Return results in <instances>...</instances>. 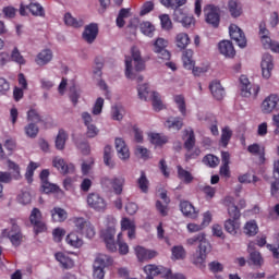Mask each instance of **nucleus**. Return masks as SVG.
I'll use <instances>...</instances> for the list:
<instances>
[{
  "label": "nucleus",
  "instance_id": "f257e3e1",
  "mask_svg": "<svg viewBox=\"0 0 279 279\" xmlns=\"http://www.w3.org/2000/svg\"><path fill=\"white\" fill-rule=\"evenodd\" d=\"M132 58L134 68H132ZM132 58L125 57V77L128 80H136L137 84L143 82V75L138 74L141 71H145V61L141 57V50L136 47L132 48Z\"/></svg>",
  "mask_w": 279,
  "mask_h": 279
},
{
  "label": "nucleus",
  "instance_id": "f03ea898",
  "mask_svg": "<svg viewBox=\"0 0 279 279\" xmlns=\"http://www.w3.org/2000/svg\"><path fill=\"white\" fill-rule=\"evenodd\" d=\"M196 255L193 257L194 265H204L208 253L210 252V242L206 239L205 233H198L186 240V245H197Z\"/></svg>",
  "mask_w": 279,
  "mask_h": 279
},
{
  "label": "nucleus",
  "instance_id": "7ed1b4c3",
  "mask_svg": "<svg viewBox=\"0 0 279 279\" xmlns=\"http://www.w3.org/2000/svg\"><path fill=\"white\" fill-rule=\"evenodd\" d=\"M137 93L140 99L143 101H147V99L151 100L153 109L155 112H160V110H165V104H162V98L160 97V94L158 92H149V85L143 84L138 85Z\"/></svg>",
  "mask_w": 279,
  "mask_h": 279
},
{
  "label": "nucleus",
  "instance_id": "20e7f679",
  "mask_svg": "<svg viewBox=\"0 0 279 279\" xmlns=\"http://www.w3.org/2000/svg\"><path fill=\"white\" fill-rule=\"evenodd\" d=\"M71 222L73 223L75 232L78 234H83L87 239H93V236H95V227L84 217H73Z\"/></svg>",
  "mask_w": 279,
  "mask_h": 279
},
{
  "label": "nucleus",
  "instance_id": "39448f33",
  "mask_svg": "<svg viewBox=\"0 0 279 279\" xmlns=\"http://www.w3.org/2000/svg\"><path fill=\"white\" fill-rule=\"evenodd\" d=\"M113 260L112 257L106 254H98L95 262H94V274L93 277L95 279H104L106 276V267H110Z\"/></svg>",
  "mask_w": 279,
  "mask_h": 279
},
{
  "label": "nucleus",
  "instance_id": "423d86ee",
  "mask_svg": "<svg viewBox=\"0 0 279 279\" xmlns=\"http://www.w3.org/2000/svg\"><path fill=\"white\" fill-rule=\"evenodd\" d=\"M240 84L242 97H253V99L258 97V93H260V86L250 83V78H247V76L241 75Z\"/></svg>",
  "mask_w": 279,
  "mask_h": 279
},
{
  "label": "nucleus",
  "instance_id": "0eeeda50",
  "mask_svg": "<svg viewBox=\"0 0 279 279\" xmlns=\"http://www.w3.org/2000/svg\"><path fill=\"white\" fill-rule=\"evenodd\" d=\"M87 205L89 208H93V210H96V213H105L106 208H108V202H106V198L95 192L87 195Z\"/></svg>",
  "mask_w": 279,
  "mask_h": 279
},
{
  "label": "nucleus",
  "instance_id": "6e6552de",
  "mask_svg": "<svg viewBox=\"0 0 279 279\" xmlns=\"http://www.w3.org/2000/svg\"><path fill=\"white\" fill-rule=\"evenodd\" d=\"M100 183L106 189H110L111 186L116 195H121V193H123V186H125V178L114 177L113 179H110L108 177H105L101 179Z\"/></svg>",
  "mask_w": 279,
  "mask_h": 279
},
{
  "label": "nucleus",
  "instance_id": "1a4fd4ad",
  "mask_svg": "<svg viewBox=\"0 0 279 279\" xmlns=\"http://www.w3.org/2000/svg\"><path fill=\"white\" fill-rule=\"evenodd\" d=\"M116 234H117V229L114 228V226L107 227L100 232V236L109 252H117L118 250L117 242H114Z\"/></svg>",
  "mask_w": 279,
  "mask_h": 279
},
{
  "label": "nucleus",
  "instance_id": "9d476101",
  "mask_svg": "<svg viewBox=\"0 0 279 279\" xmlns=\"http://www.w3.org/2000/svg\"><path fill=\"white\" fill-rule=\"evenodd\" d=\"M169 46V40L158 37L153 44V51L158 54L160 60H171V52L167 50Z\"/></svg>",
  "mask_w": 279,
  "mask_h": 279
},
{
  "label": "nucleus",
  "instance_id": "9b49d317",
  "mask_svg": "<svg viewBox=\"0 0 279 279\" xmlns=\"http://www.w3.org/2000/svg\"><path fill=\"white\" fill-rule=\"evenodd\" d=\"M205 21L208 25H211L215 29L219 27V23H221V15L219 14V8L215 5H207L205 13Z\"/></svg>",
  "mask_w": 279,
  "mask_h": 279
},
{
  "label": "nucleus",
  "instance_id": "f8f14e48",
  "mask_svg": "<svg viewBox=\"0 0 279 279\" xmlns=\"http://www.w3.org/2000/svg\"><path fill=\"white\" fill-rule=\"evenodd\" d=\"M278 104H279L278 94H270L263 100L260 105V110L264 114H271L274 110H278Z\"/></svg>",
  "mask_w": 279,
  "mask_h": 279
},
{
  "label": "nucleus",
  "instance_id": "ddd939ff",
  "mask_svg": "<svg viewBox=\"0 0 279 279\" xmlns=\"http://www.w3.org/2000/svg\"><path fill=\"white\" fill-rule=\"evenodd\" d=\"M183 66L187 71H192L194 75H199L204 70L202 68H195V60H193V50L187 49L183 51L182 56Z\"/></svg>",
  "mask_w": 279,
  "mask_h": 279
},
{
  "label": "nucleus",
  "instance_id": "4468645a",
  "mask_svg": "<svg viewBox=\"0 0 279 279\" xmlns=\"http://www.w3.org/2000/svg\"><path fill=\"white\" fill-rule=\"evenodd\" d=\"M229 34L232 40L236 43L242 49L247 46V39L245 38V33L236 26V24H231L229 26Z\"/></svg>",
  "mask_w": 279,
  "mask_h": 279
},
{
  "label": "nucleus",
  "instance_id": "2eb2a0df",
  "mask_svg": "<svg viewBox=\"0 0 279 279\" xmlns=\"http://www.w3.org/2000/svg\"><path fill=\"white\" fill-rule=\"evenodd\" d=\"M260 66L263 77H265V80H269L271 77V71H274V57L269 53H264Z\"/></svg>",
  "mask_w": 279,
  "mask_h": 279
},
{
  "label": "nucleus",
  "instance_id": "dca6fc26",
  "mask_svg": "<svg viewBox=\"0 0 279 279\" xmlns=\"http://www.w3.org/2000/svg\"><path fill=\"white\" fill-rule=\"evenodd\" d=\"M99 35V26L96 23H92L85 26L83 32V40L88 43V45H93L94 40H97V36Z\"/></svg>",
  "mask_w": 279,
  "mask_h": 279
},
{
  "label": "nucleus",
  "instance_id": "f3484780",
  "mask_svg": "<svg viewBox=\"0 0 279 279\" xmlns=\"http://www.w3.org/2000/svg\"><path fill=\"white\" fill-rule=\"evenodd\" d=\"M256 243L250 242L247 246V252L250 253L248 265H254L255 267H263L265 260L263 259V255L260 252L254 251Z\"/></svg>",
  "mask_w": 279,
  "mask_h": 279
},
{
  "label": "nucleus",
  "instance_id": "a211bd4d",
  "mask_svg": "<svg viewBox=\"0 0 279 279\" xmlns=\"http://www.w3.org/2000/svg\"><path fill=\"white\" fill-rule=\"evenodd\" d=\"M52 166L58 169L63 175L69 173H75V166L73 163H66L62 158L56 157L52 160Z\"/></svg>",
  "mask_w": 279,
  "mask_h": 279
},
{
  "label": "nucleus",
  "instance_id": "6ab92c4d",
  "mask_svg": "<svg viewBox=\"0 0 279 279\" xmlns=\"http://www.w3.org/2000/svg\"><path fill=\"white\" fill-rule=\"evenodd\" d=\"M121 230L122 232H125V230H128V239L130 241L136 239V223H134V221L130 220L129 218H122Z\"/></svg>",
  "mask_w": 279,
  "mask_h": 279
},
{
  "label": "nucleus",
  "instance_id": "aec40b11",
  "mask_svg": "<svg viewBox=\"0 0 279 279\" xmlns=\"http://www.w3.org/2000/svg\"><path fill=\"white\" fill-rule=\"evenodd\" d=\"M209 90L217 101H221L226 97V89H223V86H221V82L219 81H213L209 84Z\"/></svg>",
  "mask_w": 279,
  "mask_h": 279
},
{
  "label": "nucleus",
  "instance_id": "412c9836",
  "mask_svg": "<svg viewBox=\"0 0 279 279\" xmlns=\"http://www.w3.org/2000/svg\"><path fill=\"white\" fill-rule=\"evenodd\" d=\"M160 199H162L166 205H163L162 202L157 201L156 208H157L158 213L161 215V217H167V215H169L168 206L171 203V199L169 198V196H167V191H162L160 193Z\"/></svg>",
  "mask_w": 279,
  "mask_h": 279
},
{
  "label": "nucleus",
  "instance_id": "4be33fe9",
  "mask_svg": "<svg viewBox=\"0 0 279 279\" xmlns=\"http://www.w3.org/2000/svg\"><path fill=\"white\" fill-rule=\"evenodd\" d=\"M116 149L118 151V158H120V160L130 159V148H128V145L125 144V141H123V138H116Z\"/></svg>",
  "mask_w": 279,
  "mask_h": 279
},
{
  "label": "nucleus",
  "instance_id": "5701e85b",
  "mask_svg": "<svg viewBox=\"0 0 279 279\" xmlns=\"http://www.w3.org/2000/svg\"><path fill=\"white\" fill-rule=\"evenodd\" d=\"M218 49L222 56L226 58H234L236 56V50H234V45L230 40H222L218 44Z\"/></svg>",
  "mask_w": 279,
  "mask_h": 279
},
{
  "label": "nucleus",
  "instance_id": "b1692460",
  "mask_svg": "<svg viewBox=\"0 0 279 279\" xmlns=\"http://www.w3.org/2000/svg\"><path fill=\"white\" fill-rule=\"evenodd\" d=\"M180 210L183 213L184 217H189L190 219H197V209H195V206H193L191 202L181 201Z\"/></svg>",
  "mask_w": 279,
  "mask_h": 279
},
{
  "label": "nucleus",
  "instance_id": "393cba45",
  "mask_svg": "<svg viewBox=\"0 0 279 279\" xmlns=\"http://www.w3.org/2000/svg\"><path fill=\"white\" fill-rule=\"evenodd\" d=\"M135 253L141 263L145 260H151V258H156V256H158V253H156V251L147 250L143 246H137L135 248Z\"/></svg>",
  "mask_w": 279,
  "mask_h": 279
},
{
  "label": "nucleus",
  "instance_id": "a878e982",
  "mask_svg": "<svg viewBox=\"0 0 279 279\" xmlns=\"http://www.w3.org/2000/svg\"><path fill=\"white\" fill-rule=\"evenodd\" d=\"M225 230L232 236H236L241 230V220L229 218L225 221Z\"/></svg>",
  "mask_w": 279,
  "mask_h": 279
},
{
  "label": "nucleus",
  "instance_id": "bb28decb",
  "mask_svg": "<svg viewBox=\"0 0 279 279\" xmlns=\"http://www.w3.org/2000/svg\"><path fill=\"white\" fill-rule=\"evenodd\" d=\"M2 236H7L15 247H19L23 241V233H21V231H9L8 229H4L2 231Z\"/></svg>",
  "mask_w": 279,
  "mask_h": 279
},
{
  "label": "nucleus",
  "instance_id": "cd10ccee",
  "mask_svg": "<svg viewBox=\"0 0 279 279\" xmlns=\"http://www.w3.org/2000/svg\"><path fill=\"white\" fill-rule=\"evenodd\" d=\"M50 60H53V52L50 49L41 50L35 59L36 64H38L39 66H45V64H49Z\"/></svg>",
  "mask_w": 279,
  "mask_h": 279
},
{
  "label": "nucleus",
  "instance_id": "c85d7f7f",
  "mask_svg": "<svg viewBox=\"0 0 279 279\" xmlns=\"http://www.w3.org/2000/svg\"><path fill=\"white\" fill-rule=\"evenodd\" d=\"M56 260L60 263V265L63 267V269H73L75 263L69 257V255L59 252L54 254Z\"/></svg>",
  "mask_w": 279,
  "mask_h": 279
},
{
  "label": "nucleus",
  "instance_id": "c756f323",
  "mask_svg": "<svg viewBox=\"0 0 279 279\" xmlns=\"http://www.w3.org/2000/svg\"><path fill=\"white\" fill-rule=\"evenodd\" d=\"M65 243H68V245L74 247L75 250H80V247L84 245V240H82L80 235H77V233L71 232L66 235Z\"/></svg>",
  "mask_w": 279,
  "mask_h": 279
},
{
  "label": "nucleus",
  "instance_id": "7c9ffc66",
  "mask_svg": "<svg viewBox=\"0 0 279 279\" xmlns=\"http://www.w3.org/2000/svg\"><path fill=\"white\" fill-rule=\"evenodd\" d=\"M51 217H52V221L62 223L63 221H66L69 214L66 213V210H64L60 207H54L51 210Z\"/></svg>",
  "mask_w": 279,
  "mask_h": 279
},
{
  "label": "nucleus",
  "instance_id": "2f4dec72",
  "mask_svg": "<svg viewBox=\"0 0 279 279\" xmlns=\"http://www.w3.org/2000/svg\"><path fill=\"white\" fill-rule=\"evenodd\" d=\"M116 245H118V252L121 254V256H126V254H130V246L123 240V232L118 233Z\"/></svg>",
  "mask_w": 279,
  "mask_h": 279
},
{
  "label": "nucleus",
  "instance_id": "473e14b6",
  "mask_svg": "<svg viewBox=\"0 0 279 279\" xmlns=\"http://www.w3.org/2000/svg\"><path fill=\"white\" fill-rule=\"evenodd\" d=\"M243 232L246 236H256L258 234V225L256 223V220L247 221L244 225Z\"/></svg>",
  "mask_w": 279,
  "mask_h": 279
},
{
  "label": "nucleus",
  "instance_id": "72a5a7b5",
  "mask_svg": "<svg viewBox=\"0 0 279 279\" xmlns=\"http://www.w3.org/2000/svg\"><path fill=\"white\" fill-rule=\"evenodd\" d=\"M175 45L179 49H185L191 45V38L189 37V34L186 33H179L175 36Z\"/></svg>",
  "mask_w": 279,
  "mask_h": 279
},
{
  "label": "nucleus",
  "instance_id": "f704fd0d",
  "mask_svg": "<svg viewBox=\"0 0 279 279\" xmlns=\"http://www.w3.org/2000/svg\"><path fill=\"white\" fill-rule=\"evenodd\" d=\"M231 140H232V129H230V126H225L221 130V136L219 142L221 147H225V148L228 147Z\"/></svg>",
  "mask_w": 279,
  "mask_h": 279
},
{
  "label": "nucleus",
  "instance_id": "c9c22d12",
  "mask_svg": "<svg viewBox=\"0 0 279 279\" xmlns=\"http://www.w3.org/2000/svg\"><path fill=\"white\" fill-rule=\"evenodd\" d=\"M137 186L142 193H149V179L145 171H141V177L137 179Z\"/></svg>",
  "mask_w": 279,
  "mask_h": 279
},
{
  "label": "nucleus",
  "instance_id": "e433bc0d",
  "mask_svg": "<svg viewBox=\"0 0 279 279\" xmlns=\"http://www.w3.org/2000/svg\"><path fill=\"white\" fill-rule=\"evenodd\" d=\"M229 12L233 19H239L243 14V9L236 0H230L228 3Z\"/></svg>",
  "mask_w": 279,
  "mask_h": 279
},
{
  "label": "nucleus",
  "instance_id": "4c0bfd02",
  "mask_svg": "<svg viewBox=\"0 0 279 279\" xmlns=\"http://www.w3.org/2000/svg\"><path fill=\"white\" fill-rule=\"evenodd\" d=\"M177 171L179 180H182L184 184H191V182H193V174L190 171L182 168V166H177Z\"/></svg>",
  "mask_w": 279,
  "mask_h": 279
},
{
  "label": "nucleus",
  "instance_id": "58836bf2",
  "mask_svg": "<svg viewBox=\"0 0 279 279\" xmlns=\"http://www.w3.org/2000/svg\"><path fill=\"white\" fill-rule=\"evenodd\" d=\"M140 29H141L142 34H144V36H148V38H154V33L156 32V26H154V24H151V22L146 21V22H142L140 24Z\"/></svg>",
  "mask_w": 279,
  "mask_h": 279
},
{
  "label": "nucleus",
  "instance_id": "ea45409f",
  "mask_svg": "<svg viewBox=\"0 0 279 279\" xmlns=\"http://www.w3.org/2000/svg\"><path fill=\"white\" fill-rule=\"evenodd\" d=\"M173 101L177 104V108L182 117H186V99L184 98V95H175Z\"/></svg>",
  "mask_w": 279,
  "mask_h": 279
},
{
  "label": "nucleus",
  "instance_id": "a19ab883",
  "mask_svg": "<svg viewBox=\"0 0 279 279\" xmlns=\"http://www.w3.org/2000/svg\"><path fill=\"white\" fill-rule=\"evenodd\" d=\"M144 272L146 274V279H154V277L162 274V269L156 265L149 264L144 267Z\"/></svg>",
  "mask_w": 279,
  "mask_h": 279
},
{
  "label": "nucleus",
  "instance_id": "79ce46f5",
  "mask_svg": "<svg viewBox=\"0 0 279 279\" xmlns=\"http://www.w3.org/2000/svg\"><path fill=\"white\" fill-rule=\"evenodd\" d=\"M66 138H69L66 131H64V129H60L56 138V148L62 151L66 145Z\"/></svg>",
  "mask_w": 279,
  "mask_h": 279
},
{
  "label": "nucleus",
  "instance_id": "37998d69",
  "mask_svg": "<svg viewBox=\"0 0 279 279\" xmlns=\"http://www.w3.org/2000/svg\"><path fill=\"white\" fill-rule=\"evenodd\" d=\"M172 260H184L186 258V250L182 245H175L171 248Z\"/></svg>",
  "mask_w": 279,
  "mask_h": 279
},
{
  "label": "nucleus",
  "instance_id": "c03bdc74",
  "mask_svg": "<svg viewBox=\"0 0 279 279\" xmlns=\"http://www.w3.org/2000/svg\"><path fill=\"white\" fill-rule=\"evenodd\" d=\"M165 125L168 130H177V132H179V130L184 125V120L180 117L173 118V120L168 119Z\"/></svg>",
  "mask_w": 279,
  "mask_h": 279
},
{
  "label": "nucleus",
  "instance_id": "a18cd8bd",
  "mask_svg": "<svg viewBox=\"0 0 279 279\" xmlns=\"http://www.w3.org/2000/svg\"><path fill=\"white\" fill-rule=\"evenodd\" d=\"M64 23L65 25H69L70 27H75V28L84 26V20H77L73 17L71 13H65Z\"/></svg>",
  "mask_w": 279,
  "mask_h": 279
},
{
  "label": "nucleus",
  "instance_id": "49530a36",
  "mask_svg": "<svg viewBox=\"0 0 279 279\" xmlns=\"http://www.w3.org/2000/svg\"><path fill=\"white\" fill-rule=\"evenodd\" d=\"M104 162L109 169H114V161H112V147L109 145L105 146L104 149Z\"/></svg>",
  "mask_w": 279,
  "mask_h": 279
},
{
  "label": "nucleus",
  "instance_id": "de8ad7c7",
  "mask_svg": "<svg viewBox=\"0 0 279 279\" xmlns=\"http://www.w3.org/2000/svg\"><path fill=\"white\" fill-rule=\"evenodd\" d=\"M161 29L165 32H171L173 29V22H171V17L169 14H161L159 15Z\"/></svg>",
  "mask_w": 279,
  "mask_h": 279
},
{
  "label": "nucleus",
  "instance_id": "09e8293b",
  "mask_svg": "<svg viewBox=\"0 0 279 279\" xmlns=\"http://www.w3.org/2000/svg\"><path fill=\"white\" fill-rule=\"evenodd\" d=\"M11 60L12 62L20 64V66H23L27 63V61L25 60V57L21 54V51L16 47L11 52Z\"/></svg>",
  "mask_w": 279,
  "mask_h": 279
},
{
  "label": "nucleus",
  "instance_id": "8fccbe9b",
  "mask_svg": "<svg viewBox=\"0 0 279 279\" xmlns=\"http://www.w3.org/2000/svg\"><path fill=\"white\" fill-rule=\"evenodd\" d=\"M24 131L28 138H36V136H38V132H40V129H38L36 123L31 122L24 128Z\"/></svg>",
  "mask_w": 279,
  "mask_h": 279
},
{
  "label": "nucleus",
  "instance_id": "3c124183",
  "mask_svg": "<svg viewBox=\"0 0 279 279\" xmlns=\"http://www.w3.org/2000/svg\"><path fill=\"white\" fill-rule=\"evenodd\" d=\"M26 8L33 16H45V9L39 3H31Z\"/></svg>",
  "mask_w": 279,
  "mask_h": 279
},
{
  "label": "nucleus",
  "instance_id": "603ef678",
  "mask_svg": "<svg viewBox=\"0 0 279 279\" xmlns=\"http://www.w3.org/2000/svg\"><path fill=\"white\" fill-rule=\"evenodd\" d=\"M203 162L204 165H206L207 167H210L211 169H215L216 167L219 166V159L217 156L213 155V154H208L203 158Z\"/></svg>",
  "mask_w": 279,
  "mask_h": 279
},
{
  "label": "nucleus",
  "instance_id": "864d4df0",
  "mask_svg": "<svg viewBox=\"0 0 279 279\" xmlns=\"http://www.w3.org/2000/svg\"><path fill=\"white\" fill-rule=\"evenodd\" d=\"M161 5L165 8H182V5H186V0H160Z\"/></svg>",
  "mask_w": 279,
  "mask_h": 279
},
{
  "label": "nucleus",
  "instance_id": "5fc2aeb1",
  "mask_svg": "<svg viewBox=\"0 0 279 279\" xmlns=\"http://www.w3.org/2000/svg\"><path fill=\"white\" fill-rule=\"evenodd\" d=\"M189 134V137L186 138V141L184 142V149H186V151H191L193 149V147H195V132L193 130H191L190 132L186 131Z\"/></svg>",
  "mask_w": 279,
  "mask_h": 279
},
{
  "label": "nucleus",
  "instance_id": "6e6d98bb",
  "mask_svg": "<svg viewBox=\"0 0 279 279\" xmlns=\"http://www.w3.org/2000/svg\"><path fill=\"white\" fill-rule=\"evenodd\" d=\"M41 190L44 193H58V191H60V187L56 184H52L49 181H45L44 183H41Z\"/></svg>",
  "mask_w": 279,
  "mask_h": 279
},
{
  "label": "nucleus",
  "instance_id": "4d7b16f0",
  "mask_svg": "<svg viewBox=\"0 0 279 279\" xmlns=\"http://www.w3.org/2000/svg\"><path fill=\"white\" fill-rule=\"evenodd\" d=\"M150 143L156 146H161L167 144V137L161 136L158 133H151L150 134Z\"/></svg>",
  "mask_w": 279,
  "mask_h": 279
},
{
  "label": "nucleus",
  "instance_id": "13d9d810",
  "mask_svg": "<svg viewBox=\"0 0 279 279\" xmlns=\"http://www.w3.org/2000/svg\"><path fill=\"white\" fill-rule=\"evenodd\" d=\"M27 121H31V123H40L43 121V118L36 109H31L27 112Z\"/></svg>",
  "mask_w": 279,
  "mask_h": 279
},
{
  "label": "nucleus",
  "instance_id": "bf43d9fd",
  "mask_svg": "<svg viewBox=\"0 0 279 279\" xmlns=\"http://www.w3.org/2000/svg\"><path fill=\"white\" fill-rule=\"evenodd\" d=\"M179 21L182 23L183 27H186V29L195 27V17H193V15H183Z\"/></svg>",
  "mask_w": 279,
  "mask_h": 279
},
{
  "label": "nucleus",
  "instance_id": "052dcab7",
  "mask_svg": "<svg viewBox=\"0 0 279 279\" xmlns=\"http://www.w3.org/2000/svg\"><path fill=\"white\" fill-rule=\"evenodd\" d=\"M135 154L136 156H140L142 160H149V158H151V151L143 146H137Z\"/></svg>",
  "mask_w": 279,
  "mask_h": 279
},
{
  "label": "nucleus",
  "instance_id": "680f3d73",
  "mask_svg": "<svg viewBox=\"0 0 279 279\" xmlns=\"http://www.w3.org/2000/svg\"><path fill=\"white\" fill-rule=\"evenodd\" d=\"M65 234H66V230L62 228H56L52 231V239L56 243H62V239H64Z\"/></svg>",
  "mask_w": 279,
  "mask_h": 279
},
{
  "label": "nucleus",
  "instance_id": "e2e57ef3",
  "mask_svg": "<svg viewBox=\"0 0 279 279\" xmlns=\"http://www.w3.org/2000/svg\"><path fill=\"white\" fill-rule=\"evenodd\" d=\"M41 220H43V213L40 211V209L34 207L29 216L31 223H36L37 221H41Z\"/></svg>",
  "mask_w": 279,
  "mask_h": 279
},
{
  "label": "nucleus",
  "instance_id": "0e129e2a",
  "mask_svg": "<svg viewBox=\"0 0 279 279\" xmlns=\"http://www.w3.org/2000/svg\"><path fill=\"white\" fill-rule=\"evenodd\" d=\"M270 195L279 202V179H275V181L270 183Z\"/></svg>",
  "mask_w": 279,
  "mask_h": 279
},
{
  "label": "nucleus",
  "instance_id": "69168bd1",
  "mask_svg": "<svg viewBox=\"0 0 279 279\" xmlns=\"http://www.w3.org/2000/svg\"><path fill=\"white\" fill-rule=\"evenodd\" d=\"M32 226L34 227L35 234L47 232V225L43 220H38L37 222H32Z\"/></svg>",
  "mask_w": 279,
  "mask_h": 279
},
{
  "label": "nucleus",
  "instance_id": "338daca9",
  "mask_svg": "<svg viewBox=\"0 0 279 279\" xmlns=\"http://www.w3.org/2000/svg\"><path fill=\"white\" fill-rule=\"evenodd\" d=\"M154 10V1H146L142 5V9L140 11V16H145L149 14V12H153Z\"/></svg>",
  "mask_w": 279,
  "mask_h": 279
},
{
  "label": "nucleus",
  "instance_id": "774afa93",
  "mask_svg": "<svg viewBox=\"0 0 279 279\" xmlns=\"http://www.w3.org/2000/svg\"><path fill=\"white\" fill-rule=\"evenodd\" d=\"M208 267H209V271H211V274H219V272L223 271V264H221L217 260L210 262L208 264Z\"/></svg>",
  "mask_w": 279,
  "mask_h": 279
}]
</instances>
